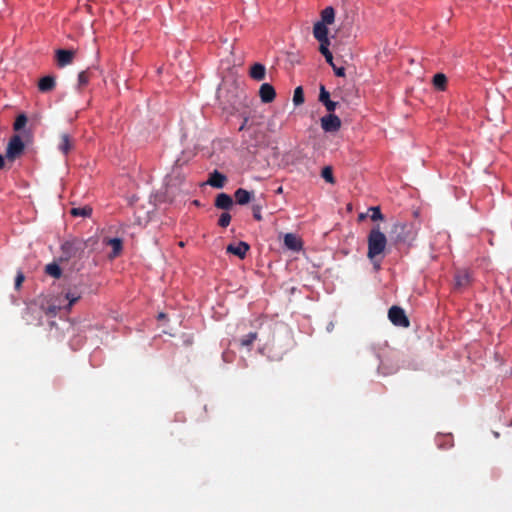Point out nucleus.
<instances>
[{
    "label": "nucleus",
    "mask_w": 512,
    "mask_h": 512,
    "mask_svg": "<svg viewBox=\"0 0 512 512\" xmlns=\"http://www.w3.org/2000/svg\"><path fill=\"white\" fill-rule=\"evenodd\" d=\"M231 222V215L227 212H224L220 215V218H219V221H218V224L221 226V227H227Z\"/></svg>",
    "instance_id": "c756f323"
},
{
    "label": "nucleus",
    "mask_w": 512,
    "mask_h": 512,
    "mask_svg": "<svg viewBox=\"0 0 512 512\" xmlns=\"http://www.w3.org/2000/svg\"><path fill=\"white\" fill-rule=\"evenodd\" d=\"M91 72L89 70L82 71L78 75V85L79 87H84L88 84L90 80Z\"/></svg>",
    "instance_id": "cd10ccee"
},
{
    "label": "nucleus",
    "mask_w": 512,
    "mask_h": 512,
    "mask_svg": "<svg viewBox=\"0 0 512 512\" xmlns=\"http://www.w3.org/2000/svg\"><path fill=\"white\" fill-rule=\"evenodd\" d=\"M266 69L265 66L260 63H255L250 69L251 78L260 81L265 78Z\"/></svg>",
    "instance_id": "2eb2a0df"
},
{
    "label": "nucleus",
    "mask_w": 512,
    "mask_h": 512,
    "mask_svg": "<svg viewBox=\"0 0 512 512\" xmlns=\"http://www.w3.org/2000/svg\"><path fill=\"white\" fill-rule=\"evenodd\" d=\"M45 272L54 278H59L62 274L61 268L56 263L46 265Z\"/></svg>",
    "instance_id": "6ab92c4d"
},
{
    "label": "nucleus",
    "mask_w": 512,
    "mask_h": 512,
    "mask_svg": "<svg viewBox=\"0 0 512 512\" xmlns=\"http://www.w3.org/2000/svg\"><path fill=\"white\" fill-rule=\"evenodd\" d=\"M108 244L112 247V257H116L122 250V241L119 238H112L108 240Z\"/></svg>",
    "instance_id": "4be33fe9"
},
{
    "label": "nucleus",
    "mask_w": 512,
    "mask_h": 512,
    "mask_svg": "<svg viewBox=\"0 0 512 512\" xmlns=\"http://www.w3.org/2000/svg\"><path fill=\"white\" fill-rule=\"evenodd\" d=\"M233 204L232 198L225 193H221L216 197L215 206L219 209H229Z\"/></svg>",
    "instance_id": "4468645a"
},
{
    "label": "nucleus",
    "mask_w": 512,
    "mask_h": 512,
    "mask_svg": "<svg viewBox=\"0 0 512 512\" xmlns=\"http://www.w3.org/2000/svg\"><path fill=\"white\" fill-rule=\"evenodd\" d=\"M319 101L325 106L328 112H334L337 107V103L330 100V93L323 85L320 87Z\"/></svg>",
    "instance_id": "6e6552de"
},
{
    "label": "nucleus",
    "mask_w": 512,
    "mask_h": 512,
    "mask_svg": "<svg viewBox=\"0 0 512 512\" xmlns=\"http://www.w3.org/2000/svg\"><path fill=\"white\" fill-rule=\"evenodd\" d=\"M321 127L325 132H336L341 127L340 118L330 112V114L321 118Z\"/></svg>",
    "instance_id": "39448f33"
},
{
    "label": "nucleus",
    "mask_w": 512,
    "mask_h": 512,
    "mask_svg": "<svg viewBox=\"0 0 512 512\" xmlns=\"http://www.w3.org/2000/svg\"><path fill=\"white\" fill-rule=\"evenodd\" d=\"M282 191H283L282 187H279V188L277 189V193H282Z\"/></svg>",
    "instance_id": "c9c22d12"
},
{
    "label": "nucleus",
    "mask_w": 512,
    "mask_h": 512,
    "mask_svg": "<svg viewBox=\"0 0 512 512\" xmlns=\"http://www.w3.org/2000/svg\"><path fill=\"white\" fill-rule=\"evenodd\" d=\"M313 36L319 45H330L328 25L316 22L313 26Z\"/></svg>",
    "instance_id": "20e7f679"
},
{
    "label": "nucleus",
    "mask_w": 512,
    "mask_h": 512,
    "mask_svg": "<svg viewBox=\"0 0 512 512\" xmlns=\"http://www.w3.org/2000/svg\"><path fill=\"white\" fill-rule=\"evenodd\" d=\"M81 297L80 292L78 291H68L65 294V298L68 301L67 309H70L71 306L76 303Z\"/></svg>",
    "instance_id": "5701e85b"
},
{
    "label": "nucleus",
    "mask_w": 512,
    "mask_h": 512,
    "mask_svg": "<svg viewBox=\"0 0 512 512\" xmlns=\"http://www.w3.org/2000/svg\"><path fill=\"white\" fill-rule=\"evenodd\" d=\"M92 213V209L88 206L72 208L71 214L73 216L88 217Z\"/></svg>",
    "instance_id": "b1692460"
},
{
    "label": "nucleus",
    "mask_w": 512,
    "mask_h": 512,
    "mask_svg": "<svg viewBox=\"0 0 512 512\" xmlns=\"http://www.w3.org/2000/svg\"><path fill=\"white\" fill-rule=\"evenodd\" d=\"M259 95H260L262 102L270 103L275 99L276 92L271 84L264 83L260 87Z\"/></svg>",
    "instance_id": "0eeeda50"
},
{
    "label": "nucleus",
    "mask_w": 512,
    "mask_h": 512,
    "mask_svg": "<svg viewBox=\"0 0 512 512\" xmlns=\"http://www.w3.org/2000/svg\"><path fill=\"white\" fill-rule=\"evenodd\" d=\"M446 83L447 78L444 74L438 73L433 77V85L439 90H444Z\"/></svg>",
    "instance_id": "412c9836"
},
{
    "label": "nucleus",
    "mask_w": 512,
    "mask_h": 512,
    "mask_svg": "<svg viewBox=\"0 0 512 512\" xmlns=\"http://www.w3.org/2000/svg\"><path fill=\"white\" fill-rule=\"evenodd\" d=\"M23 280H24V276H23V274H22V273H19V274L17 275L16 279H15V286H16L17 288H18V287H20V285L22 284Z\"/></svg>",
    "instance_id": "72a5a7b5"
},
{
    "label": "nucleus",
    "mask_w": 512,
    "mask_h": 512,
    "mask_svg": "<svg viewBox=\"0 0 512 512\" xmlns=\"http://www.w3.org/2000/svg\"><path fill=\"white\" fill-rule=\"evenodd\" d=\"M55 86L56 82L53 76H44L38 82V89L43 93L52 91Z\"/></svg>",
    "instance_id": "f8f14e48"
},
{
    "label": "nucleus",
    "mask_w": 512,
    "mask_h": 512,
    "mask_svg": "<svg viewBox=\"0 0 512 512\" xmlns=\"http://www.w3.org/2000/svg\"><path fill=\"white\" fill-rule=\"evenodd\" d=\"M75 52L72 50L59 49L56 51V61L59 67H65L72 63Z\"/></svg>",
    "instance_id": "423d86ee"
},
{
    "label": "nucleus",
    "mask_w": 512,
    "mask_h": 512,
    "mask_svg": "<svg viewBox=\"0 0 512 512\" xmlns=\"http://www.w3.org/2000/svg\"><path fill=\"white\" fill-rule=\"evenodd\" d=\"M330 45H319V51L324 56L326 62L331 66L334 67L333 62V55L329 50Z\"/></svg>",
    "instance_id": "aec40b11"
},
{
    "label": "nucleus",
    "mask_w": 512,
    "mask_h": 512,
    "mask_svg": "<svg viewBox=\"0 0 512 512\" xmlns=\"http://www.w3.org/2000/svg\"><path fill=\"white\" fill-rule=\"evenodd\" d=\"M26 123H27V117L24 114H20L17 116V118L14 122L13 128L15 131H19L25 127Z\"/></svg>",
    "instance_id": "c85d7f7f"
},
{
    "label": "nucleus",
    "mask_w": 512,
    "mask_h": 512,
    "mask_svg": "<svg viewBox=\"0 0 512 512\" xmlns=\"http://www.w3.org/2000/svg\"><path fill=\"white\" fill-rule=\"evenodd\" d=\"M261 210H262V206L260 204H253V206H252L253 217L257 221L262 220Z\"/></svg>",
    "instance_id": "2f4dec72"
},
{
    "label": "nucleus",
    "mask_w": 512,
    "mask_h": 512,
    "mask_svg": "<svg viewBox=\"0 0 512 512\" xmlns=\"http://www.w3.org/2000/svg\"><path fill=\"white\" fill-rule=\"evenodd\" d=\"M364 218H365V215H364V214H360V215H359V219H360V220H362V219H364Z\"/></svg>",
    "instance_id": "e433bc0d"
},
{
    "label": "nucleus",
    "mask_w": 512,
    "mask_h": 512,
    "mask_svg": "<svg viewBox=\"0 0 512 512\" xmlns=\"http://www.w3.org/2000/svg\"><path fill=\"white\" fill-rule=\"evenodd\" d=\"M470 281V275L467 271H460L455 275L456 286H466Z\"/></svg>",
    "instance_id": "a211bd4d"
},
{
    "label": "nucleus",
    "mask_w": 512,
    "mask_h": 512,
    "mask_svg": "<svg viewBox=\"0 0 512 512\" xmlns=\"http://www.w3.org/2000/svg\"><path fill=\"white\" fill-rule=\"evenodd\" d=\"M249 250V245L245 242H239L237 244H230L227 246V252L238 256L243 259Z\"/></svg>",
    "instance_id": "1a4fd4ad"
},
{
    "label": "nucleus",
    "mask_w": 512,
    "mask_h": 512,
    "mask_svg": "<svg viewBox=\"0 0 512 512\" xmlns=\"http://www.w3.org/2000/svg\"><path fill=\"white\" fill-rule=\"evenodd\" d=\"M5 158H6V157H4V156H2V155L0 154V169H1V168H3V167H4V165H5Z\"/></svg>",
    "instance_id": "f704fd0d"
},
{
    "label": "nucleus",
    "mask_w": 512,
    "mask_h": 512,
    "mask_svg": "<svg viewBox=\"0 0 512 512\" xmlns=\"http://www.w3.org/2000/svg\"><path fill=\"white\" fill-rule=\"evenodd\" d=\"M332 68H333V71H334L336 76H338V77H344L345 76V68L344 67H337L334 64V67H332Z\"/></svg>",
    "instance_id": "473e14b6"
},
{
    "label": "nucleus",
    "mask_w": 512,
    "mask_h": 512,
    "mask_svg": "<svg viewBox=\"0 0 512 512\" xmlns=\"http://www.w3.org/2000/svg\"><path fill=\"white\" fill-rule=\"evenodd\" d=\"M25 145L22 138L19 135H13L6 148V159L10 162L15 161L24 152Z\"/></svg>",
    "instance_id": "f03ea898"
},
{
    "label": "nucleus",
    "mask_w": 512,
    "mask_h": 512,
    "mask_svg": "<svg viewBox=\"0 0 512 512\" xmlns=\"http://www.w3.org/2000/svg\"><path fill=\"white\" fill-rule=\"evenodd\" d=\"M257 334L256 333H249L241 340L242 346H250L256 339Z\"/></svg>",
    "instance_id": "7c9ffc66"
},
{
    "label": "nucleus",
    "mask_w": 512,
    "mask_h": 512,
    "mask_svg": "<svg viewBox=\"0 0 512 512\" xmlns=\"http://www.w3.org/2000/svg\"><path fill=\"white\" fill-rule=\"evenodd\" d=\"M284 245L293 251H299L302 249V242L299 237L295 234L287 233L284 236Z\"/></svg>",
    "instance_id": "9d476101"
},
{
    "label": "nucleus",
    "mask_w": 512,
    "mask_h": 512,
    "mask_svg": "<svg viewBox=\"0 0 512 512\" xmlns=\"http://www.w3.org/2000/svg\"><path fill=\"white\" fill-rule=\"evenodd\" d=\"M335 20V10L333 7L328 6L321 12V19L318 21L319 23L325 25H331Z\"/></svg>",
    "instance_id": "ddd939ff"
},
{
    "label": "nucleus",
    "mask_w": 512,
    "mask_h": 512,
    "mask_svg": "<svg viewBox=\"0 0 512 512\" xmlns=\"http://www.w3.org/2000/svg\"><path fill=\"white\" fill-rule=\"evenodd\" d=\"M164 317H165V314H164V313H160V314H159V318H160V319H162V318H164Z\"/></svg>",
    "instance_id": "4c0bfd02"
},
{
    "label": "nucleus",
    "mask_w": 512,
    "mask_h": 512,
    "mask_svg": "<svg viewBox=\"0 0 512 512\" xmlns=\"http://www.w3.org/2000/svg\"><path fill=\"white\" fill-rule=\"evenodd\" d=\"M388 318L395 326L406 328L410 324L409 320L405 314V311L398 306H392L389 309Z\"/></svg>",
    "instance_id": "7ed1b4c3"
},
{
    "label": "nucleus",
    "mask_w": 512,
    "mask_h": 512,
    "mask_svg": "<svg viewBox=\"0 0 512 512\" xmlns=\"http://www.w3.org/2000/svg\"><path fill=\"white\" fill-rule=\"evenodd\" d=\"M321 176L327 181L328 183L334 184L335 179L333 176V171L330 166H326L321 171Z\"/></svg>",
    "instance_id": "bb28decb"
},
{
    "label": "nucleus",
    "mask_w": 512,
    "mask_h": 512,
    "mask_svg": "<svg viewBox=\"0 0 512 512\" xmlns=\"http://www.w3.org/2000/svg\"><path fill=\"white\" fill-rule=\"evenodd\" d=\"M226 182V176L222 173L215 170L212 172L209 176V179L207 180V184L214 188H223Z\"/></svg>",
    "instance_id": "9b49d317"
},
{
    "label": "nucleus",
    "mask_w": 512,
    "mask_h": 512,
    "mask_svg": "<svg viewBox=\"0 0 512 512\" xmlns=\"http://www.w3.org/2000/svg\"><path fill=\"white\" fill-rule=\"evenodd\" d=\"M72 147H73V142H72L70 136L65 133L62 134L60 137V143L58 145V149L63 154H68L70 152V150L72 149Z\"/></svg>",
    "instance_id": "dca6fc26"
},
{
    "label": "nucleus",
    "mask_w": 512,
    "mask_h": 512,
    "mask_svg": "<svg viewBox=\"0 0 512 512\" xmlns=\"http://www.w3.org/2000/svg\"><path fill=\"white\" fill-rule=\"evenodd\" d=\"M368 252L367 257L374 263V267L376 269L380 268V263L377 262L376 258L383 254L385 248L387 246V238L383 232H381L380 227L376 226L371 229L368 238Z\"/></svg>",
    "instance_id": "f257e3e1"
},
{
    "label": "nucleus",
    "mask_w": 512,
    "mask_h": 512,
    "mask_svg": "<svg viewBox=\"0 0 512 512\" xmlns=\"http://www.w3.org/2000/svg\"><path fill=\"white\" fill-rule=\"evenodd\" d=\"M293 102L296 106L304 103V93L301 86L295 88L293 94Z\"/></svg>",
    "instance_id": "393cba45"
},
{
    "label": "nucleus",
    "mask_w": 512,
    "mask_h": 512,
    "mask_svg": "<svg viewBox=\"0 0 512 512\" xmlns=\"http://www.w3.org/2000/svg\"><path fill=\"white\" fill-rule=\"evenodd\" d=\"M369 212H370V218L372 221H379V220L384 219V216L380 210V207H378V206L370 207Z\"/></svg>",
    "instance_id": "a878e982"
},
{
    "label": "nucleus",
    "mask_w": 512,
    "mask_h": 512,
    "mask_svg": "<svg viewBox=\"0 0 512 512\" xmlns=\"http://www.w3.org/2000/svg\"><path fill=\"white\" fill-rule=\"evenodd\" d=\"M234 196L238 204L245 205L251 200L252 193L245 189L239 188L235 191Z\"/></svg>",
    "instance_id": "f3484780"
}]
</instances>
